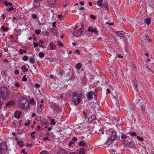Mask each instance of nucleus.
Returning a JSON list of instances; mask_svg holds the SVG:
<instances>
[{"label": "nucleus", "instance_id": "f257e3e1", "mask_svg": "<svg viewBox=\"0 0 154 154\" xmlns=\"http://www.w3.org/2000/svg\"><path fill=\"white\" fill-rule=\"evenodd\" d=\"M105 138L109 139L106 142L107 144H110L111 142L115 140L116 138L117 135L116 132L111 131L109 130L106 131L105 133H103V136Z\"/></svg>", "mask_w": 154, "mask_h": 154}, {"label": "nucleus", "instance_id": "f03ea898", "mask_svg": "<svg viewBox=\"0 0 154 154\" xmlns=\"http://www.w3.org/2000/svg\"><path fill=\"white\" fill-rule=\"evenodd\" d=\"M18 103L20 107L23 109H27L29 107V101L25 98L20 99Z\"/></svg>", "mask_w": 154, "mask_h": 154}, {"label": "nucleus", "instance_id": "7ed1b4c3", "mask_svg": "<svg viewBox=\"0 0 154 154\" xmlns=\"http://www.w3.org/2000/svg\"><path fill=\"white\" fill-rule=\"evenodd\" d=\"M1 93L3 99H8L10 95V92L8 89L5 87L3 86L1 89Z\"/></svg>", "mask_w": 154, "mask_h": 154}, {"label": "nucleus", "instance_id": "20e7f679", "mask_svg": "<svg viewBox=\"0 0 154 154\" xmlns=\"http://www.w3.org/2000/svg\"><path fill=\"white\" fill-rule=\"evenodd\" d=\"M8 147L6 142L4 141L0 144V154H2L3 151L6 150Z\"/></svg>", "mask_w": 154, "mask_h": 154}, {"label": "nucleus", "instance_id": "39448f33", "mask_svg": "<svg viewBox=\"0 0 154 154\" xmlns=\"http://www.w3.org/2000/svg\"><path fill=\"white\" fill-rule=\"evenodd\" d=\"M81 94H78L75 92H72V94L70 95L69 97L72 98V100H76L79 97H80Z\"/></svg>", "mask_w": 154, "mask_h": 154}, {"label": "nucleus", "instance_id": "423d86ee", "mask_svg": "<svg viewBox=\"0 0 154 154\" xmlns=\"http://www.w3.org/2000/svg\"><path fill=\"white\" fill-rule=\"evenodd\" d=\"M121 138L122 139V142L125 144L126 142H129L130 140L129 137L125 135H123L121 136Z\"/></svg>", "mask_w": 154, "mask_h": 154}, {"label": "nucleus", "instance_id": "0eeeda50", "mask_svg": "<svg viewBox=\"0 0 154 154\" xmlns=\"http://www.w3.org/2000/svg\"><path fill=\"white\" fill-rule=\"evenodd\" d=\"M115 33L120 37V39L122 38H124L125 37V33L123 32H116Z\"/></svg>", "mask_w": 154, "mask_h": 154}, {"label": "nucleus", "instance_id": "6e6552de", "mask_svg": "<svg viewBox=\"0 0 154 154\" xmlns=\"http://www.w3.org/2000/svg\"><path fill=\"white\" fill-rule=\"evenodd\" d=\"M93 94H94V92L92 91H90L87 95V98L89 100L92 99Z\"/></svg>", "mask_w": 154, "mask_h": 154}, {"label": "nucleus", "instance_id": "1a4fd4ad", "mask_svg": "<svg viewBox=\"0 0 154 154\" xmlns=\"http://www.w3.org/2000/svg\"><path fill=\"white\" fill-rule=\"evenodd\" d=\"M134 143L132 141H130L127 143L126 145L127 148H129L132 147L134 146Z\"/></svg>", "mask_w": 154, "mask_h": 154}, {"label": "nucleus", "instance_id": "9d476101", "mask_svg": "<svg viewBox=\"0 0 154 154\" xmlns=\"http://www.w3.org/2000/svg\"><path fill=\"white\" fill-rule=\"evenodd\" d=\"M21 113V112L20 111H17L14 114V116L17 119H19L20 117V115Z\"/></svg>", "mask_w": 154, "mask_h": 154}, {"label": "nucleus", "instance_id": "9b49d317", "mask_svg": "<svg viewBox=\"0 0 154 154\" xmlns=\"http://www.w3.org/2000/svg\"><path fill=\"white\" fill-rule=\"evenodd\" d=\"M50 49L51 50H53L56 48V46L52 42H50Z\"/></svg>", "mask_w": 154, "mask_h": 154}, {"label": "nucleus", "instance_id": "f8f14e48", "mask_svg": "<svg viewBox=\"0 0 154 154\" xmlns=\"http://www.w3.org/2000/svg\"><path fill=\"white\" fill-rule=\"evenodd\" d=\"M96 119V116L95 115H92L88 118V120L90 122H92Z\"/></svg>", "mask_w": 154, "mask_h": 154}, {"label": "nucleus", "instance_id": "ddd939ff", "mask_svg": "<svg viewBox=\"0 0 154 154\" xmlns=\"http://www.w3.org/2000/svg\"><path fill=\"white\" fill-rule=\"evenodd\" d=\"M73 34L74 36L77 37L79 36H80L81 35H82V32H81L80 33H79V32H78L77 31H74V32H73Z\"/></svg>", "mask_w": 154, "mask_h": 154}, {"label": "nucleus", "instance_id": "4468645a", "mask_svg": "<svg viewBox=\"0 0 154 154\" xmlns=\"http://www.w3.org/2000/svg\"><path fill=\"white\" fill-rule=\"evenodd\" d=\"M56 0H48L47 2L50 5H53L55 2Z\"/></svg>", "mask_w": 154, "mask_h": 154}, {"label": "nucleus", "instance_id": "2eb2a0df", "mask_svg": "<svg viewBox=\"0 0 154 154\" xmlns=\"http://www.w3.org/2000/svg\"><path fill=\"white\" fill-rule=\"evenodd\" d=\"M39 2L38 1H36L34 3V7L35 9H38L39 6Z\"/></svg>", "mask_w": 154, "mask_h": 154}, {"label": "nucleus", "instance_id": "dca6fc26", "mask_svg": "<svg viewBox=\"0 0 154 154\" xmlns=\"http://www.w3.org/2000/svg\"><path fill=\"white\" fill-rule=\"evenodd\" d=\"M15 104V103L14 101H10L8 102V103L6 104V105L8 106H10L14 105Z\"/></svg>", "mask_w": 154, "mask_h": 154}, {"label": "nucleus", "instance_id": "f3484780", "mask_svg": "<svg viewBox=\"0 0 154 154\" xmlns=\"http://www.w3.org/2000/svg\"><path fill=\"white\" fill-rule=\"evenodd\" d=\"M57 154H67V153L65 150L60 149Z\"/></svg>", "mask_w": 154, "mask_h": 154}, {"label": "nucleus", "instance_id": "a211bd4d", "mask_svg": "<svg viewBox=\"0 0 154 154\" xmlns=\"http://www.w3.org/2000/svg\"><path fill=\"white\" fill-rule=\"evenodd\" d=\"M82 64L79 63L75 65V68L77 69H79L82 67Z\"/></svg>", "mask_w": 154, "mask_h": 154}, {"label": "nucleus", "instance_id": "6ab92c4d", "mask_svg": "<svg viewBox=\"0 0 154 154\" xmlns=\"http://www.w3.org/2000/svg\"><path fill=\"white\" fill-rule=\"evenodd\" d=\"M22 69L23 72H25L28 71V69L26 68L25 65H23L22 67Z\"/></svg>", "mask_w": 154, "mask_h": 154}, {"label": "nucleus", "instance_id": "aec40b11", "mask_svg": "<svg viewBox=\"0 0 154 154\" xmlns=\"http://www.w3.org/2000/svg\"><path fill=\"white\" fill-rule=\"evenodd\" d=\"M134 88L137 90V91H138V89L137 88V81L134 80Z\"/></svg>", "mask_w": 154, "mask_h": 154}, {"label": "nucleus", "instance_id": "412c9836", "mask_svg": "<svg viewBox=\"0 0 154 154\" xmlns=\"http://www.w3.org/2000/svg\"><path fill=\"white\" fill-rule=\"evenodd\" d=\"M29 61L32 63H34L35 61V60L34 57H31L29 59Z\"/></svg>", "mask_w": 154, "mask_h": 154}, {"label": "nucleus", "instance_id": "4be33fe9", "mask_svg": "<svg viewBox=\"0 0 154 154\" xmlns=\"http://www.w3.org/2000/svg\"><path fill=\"white\" fill-rule=\"evenodd\" d=\"M5 4L6 6H12V4L11 3L8 2L7 1H6L5 3Z\"/></svg>", "mask_w": 154, "mask_h": 154}, {"label": "nucleus", "instance_id": "5701e85b", "mask_svg": "<svg viewBox=\"0 0 154 154\" xmlns=\"http://www.w3.org/2000/svg\"><path fill=\"white\" fill-rule=\"evenodd\" d=\"M17 143L21 147L23 146L24 145L23 144V142L22 141H18L17 142Z\"/></svg>", "mask_w": 154, "mask_h": 154}, {"label": "nucleus", "instance_id": "b1692460", "mask_svg": "<svg viewBox=\"0 0 154 154\" xmlns=\"http://www.w3.org/2000/svg\"><path fill=\"white\" fill-rule=\"evenodd\" d=\"M151 21V20L150 18H147L145 20V23L149 25L150 24V23Z\"/></svg>", "mask_w": 154, "mask_h": 154}, {"label": "nucleus", "instance_id": "393cba45", "mask_svg": "<svg viewBox=\"0 0 154 154\" xmlns=\"http://www.w3.org/2000/svg\"><path fill=\"white\" fill-rule=\"evenodd\" d=\"M46 123L45 122L42 123V122L41 123V126L42 127H43V128H46L47 127V126L46 125Z\"/></svg>", "mask_w": 154, "mask_h": 154}, {"label": "nucleus", "instance_id": "a878e982", "mask_svg": "<svg viewBox=\"0 0 154 154\" xmlns=\"http://www.w3.org/2000/svg\"><path fill=\"white\" fill-rule=\"evenodd\" d=\"M45 56V54L43 52H40L38 54V56L40 58H42Z\"/></svg>", "mask_w": 154, "mask_h": 154}, {"label": "nucleus", "instance_id": "bb28decb", "mask_svg": "<svg viewBox=\"0 0 154 154\" xmlns=\"http://www.w3.org/2000/svg\"><path fill=\"white\" fill-rule=\"evenodd\" d=\"M103 1L102 0H99L97 2V4L98 6H101L103 4L102 3L103 2Z\"/></svg>", "mask_w": 154, "mask_h": 154}, {"label": "nucleus", "instance_id": "cd10ccee", "mask_svg": "<svg viewBox=\"0 0 154 154\" xmlns=\"http://www.w3.org/2000/svg\"><path fill=\"white\" fill-rule=\"evenodd\" d=\"M79 154H85V152L84 149H82L79 151Z\"/></svg>", "mask_w": 154, "mask_h": 154}, {"label": "nucleus", "instance_id": "c85d7f7f", "mask_svg": "<svg viewBox=\"0 0 154 154\" xmlns=\"http://www.w3.org/2000/svg\"><path fill=\"white\" fill-rule=\"evenodd\" d=\"M98 134H103V131H102V130L101 129H100L99 130V131L97 132Z\"/></svg>", "mask_w": 154, "mask_h": 154}, {"label": "nucleus", "instance_id": "c756f323", "mask_svg": "<svg viewBox=\"0 0 154 154\" xmlns=\"http://www.w3.org/2000/svg\"><path fill=\"white\" fill-rule=\"evenodd\" d=\"M44 41L43 40H41L39 41V44H41L40 47L45 48H46L45 47H43V45H42V44L44 43Z\"/></svg>", "mask_w": 154, "mask_h": 154}, {"label": "nucleus", "instance_id": "7c9ffc66", "mask_svg": "<svg viewBox=\"0 0 154 154\" xmlns=\"http://www.w3.org/2000/svg\"><path fill=\"white\" fill-rule=\"evenodd\" d=\"M128 107L130 108V109H133L135 107L134 105L133 104H130L128 106Z\"/></svg>", "mask_w": 154, "mask_h": 154}, {"label": "nucleus", "instance_id": "2f4dec72", "mask_svg": "<svg viewBox=\"0 0 154 154\" xmlns=\"http://www.w3.org/2000/svg\"><path fill=\"white\" fill-rule=\"evenodd\" d=\"M79 145L80 146H84L85 145V144L84 143V142L83 141H82L80 142L79 143Z\"/></svg>", "mask_w": 154, "mask_h": 154}, {"label": "nucleus", "instance_id": "473e14b6", "mask_svg": "<svg viewBox=\"0 0 154 154\" xmlns=\"http://www.w3.org/2000/svg\"><path fill=\"white\" fill-rule=\"evenodd\" d=\"M35 32L36 35H38L39 34L41 31L40 29H37L35 30Z\"/></svg>", "mask_w": 154, "mask_h": 154}, {"label": "nucleus", "instance_id": "72a5a7b5", "mask_svg": "<svg viewBox=\"0 0 154 154\" xmlns=\"http://www.w3.org/2000/svg\"><path fill=\"white\" fill-rule=\"evenodd\" d=\"M23 59L24 60L27 61L28 60V57L27 56L25 55L23 57Z\"/></svg>", "mask_w": 154, "mask_h": 154}, {"label": "nucleus", "instance_id": "f704fd0d", "mask_svg": "<svg viewBox=\"0 0 154 154\" xmlns=\"http://www.w3.org/2000/svg\"><path fill=\"white\" fill-rule=\"evenodd\" d=\"M137 139H139L140 141H143L144 140L143 138L142 137H141L139 136H137Z\"/></svg>", "mask_w": 154, "mask_h": 154}, {"label": "nucleus", "instance_id": "c9c22d12", "mask_svg": "<svg viewBox=\"0 0 154 154\" xmlns=\"http://www.w3.org/2000/svg\"><path fill=\"white\" fill-rule=\"evenodd\" d=\"M29 103L34 104L35 103V100L33 99H32L30 100L29 102Z\"/></svg>", "mask_w": 154, "mask_h": 154}, {"label": "nucleus", "instance_id": "e433bc0d", "mask_svg": "<svg viewBox=\"0 0 154 154\" xmlns=\"http://www.w3.org/2000/svg\"><path fill=\"white\" fill-rule=\"evenodd\" d=\"M1 28L2 29L3 31H7L8 30L7 27H5L4 26H2L1 27Z\"/></svg>", "mask_w": 154, "mask_h": 154}, {"label": "nucleus", "instance_id": "4c0bfd02", "mask_svg": "<svg viewBox=\"0 0 154 154\" xmlns=\"http://www.w3.org/2000/svg\"><path fill=\"white\" fill-rule=\"evenodd\" d=\"M51 124L53 125H55V122L54 121V119H53L51 120Z\"/></svg>", "mask_w": 154, "mask_h": 154}, {"label": "nucleus", "instance_id": "58836bf2", "mask_svg": "<svg viewBox=\"0 0 154 154\" xmlns=\"http://www.w3.org/2000/svg\"><path fill=\"white\" fill-rule=\"evenodd\" d=\"M60 110V109L58 107H56L54 109V111H56V112H57L58 111H59Z\"/></svg>", "mask_w": 154, "mask_h": 154}, {"label": "nucleus", "instance_id": "ea45409f", "mask_svg": "<svg viewBox=\"0 0 154 154\" xmlns=\"http://www.w3.org/2000/svg\"><path fill=\"white\" fill-rule=\"evenodd\" d=\"M15 86L17 88H19L20 86V84L18 82H17L15 84Z\"/></svg>", "mask_w": 154, "mask_h": 154}, {"label": "nucleus", "instance_id": "a19ab883", "mask_svg": "<svg viewBox=\"0 0 154 154\" xmlns=\"http://www.w3.org/2000/svg\"><path fill=\"white\" fill-rule=\"evenodd\" d=\"M35 134V131L32 132L31 134V136L33 138H35V136L33 135V134Z\"/></svg>", "mask_w": 154, "mask_h": 154}, {"label": "nucleus", "instance_id": "79ce46f5", "mask_svg": "<svg viewBox=\"0 0 154 154\" xmlns=\"http://www.w3.org/2000/svg\"><path fill=\"white\" fill-rule=\"evenodd\" d=\"M27 80V79L26 77V76L24 75L22 81H26Z\"/></svg>", "mask_w": 154, "mask_h": 154}, {"label": "nucleus", "instance_id": "37998d69", "mask_svg": "<svg viewBox=\"0 0 154 154\" xmlns=\"http://www.w3.org/2000/svg\"><path fill=\"white\" fill-rule=\"evenodd\" d=\"M90 17L93 19H95L96 18V17L93 14H91L90 15Z\"/></svg>", "mask_w": 154, "mask_h": 154}, {"label": "nucleus", "instance_id": "c03bdc74", "mask_svg": "<svg viewBox=\"0 0 154 154\" xmlns=\"http://www.w3.org/2000/svg\"><path fill=\"white\" fill-rule=\"evenodd\" d=\"M33 44L34 45V47L35 48L38 46V44L37 43H35V42H33Z\"/></svg>", "mask_w": 154, "mask_h": 154}, {"label": "nucleus", "instance_id": "a18cd8bd", "mask_svg": "<svg viewBox=\"0 0 154 154\" xmlns=\"http://www.w3.org/2000/svg\"><path fill=\"white\" fill-rule=\"evenodd\" d=\"M30 120H29L28 121V122H26V123H25L24 124V125L26 126H28L30 124Z\"/></svg>", "mask_w": 154, "mask_h": 154}, {"label": "nucleus", "instance_id": "49530a36", "mask_svg": "<svg viewBox=\"0 0 154 154\" xmlns=\"http://www.w3.org/2000/svg\"><path fill=\"white\" fill-rule=\"evenodd\" d=\"M43 140L44 141H46L47 140H48L49 141H50V139H49L48 137H44L43 138Z\"/></svg>", "mask_w": 154, "mask_h": 154}, {"label": "nucleus", "instance_id": "de8ad7c7", "mask_svg": "<svg viewBox=\"0 0 154 154\" xmlns=\"http://www.w3.org/2000/svg\"><path fill=\"white\" fill-rule=\"evenodd\" d=\"M39 154H49L46 151H43L42 152Z\"/></svg>", "mask_w": 154, "mask_h": 154}, {"label": "nucleus", "instance_id": "09e8293b", "mask_svg": "<svg viewBox=\"0 0 154 154\" xmlns=\"http://www.w3.org/2000/svg\"><path fill=\"white\" fill-rule=\"evenodd\" d=\"M58 44L59 45H60L61 47H63V45L62 43L60 41H58Z\"/></svg>", "mask_w": 154, "mask_h": 154}, {"label": "nucleus", "instance_id": "8fccbe9b", "mask_svg": "<svg viewBox=\"0 0 154 154\" xmlns=\"http://www.w3.org/2000/svg\"><path fill=\"white\" fill-rule=\"evenodd\" d=\"M82 28H81L79 30H77L78 32L79 33H80L81 32H82V35L83 32V31H82Z\"/></svg>", "mask_w": 154, "mask_h": 154}, {"label": "nucleus", "instance_id": "3c124183", "mask_svg": "<svg viewBox=\"0 0 154 154\" xmlns=\"http://www.w3.org/2000/svg\"><path fill=\"white\" fill-rule=\"evenodd\" d=\"M32 17L33 18H36L37 17V15L35 14H33L32 15Z\"/></svg>", "mask_w": 154, "mask_h": 154}, {"label": "nucleus", "instance_id": "603ef678", "mask_svg": "<svg viewBox=\"0 0 154 154\" xmlns=\"http://www.w3.org/2000/svg\"><path fill=\"white\" fill-rule=\"evenodd\" d=\"M94 32L95 34H97L98 33V31L96 28H94L93 29Z\"/></svg>", "mask_w": 154, "mask_h": 154}, {"label": "nucleus", "instance_id": "864d4df0", "mask_svg": "<svg viewBox=\"0 0 154 154\" xmlns=\"http://www.w3.org/2000/svg\"><path fill=\"white\" fill-rule=\"evenodd\" d=\"M80 98V97H79L77 99V101L78 102V105L79 104V103L81 101V100Z\"/></svg>", "mask_w": 154, "mask_h": 154}, {"label": "nucleus", "instance_id": "5fc2aeb1", "mask_svg": "<svg viewBox=\"0 0 154 154\" xmlns=\"http://www.w3.org/2000/svg\"><path fill=\"white\" fill-rule=\"evenodd\" d=\"M88 31L91 32H94L93 29H91V28H89L88 29Z\"/></svg>", "mask_w": 154, "mask_h": 154}, {"label": "nucleus", "instance_id": "6e6d98bb", "mask_svg": "<svg viewBox=\"0 0 154 154\" xmlns=\"http://www.w3.org/2000/svg\"><path fill=\"white\" fill-rule=\"evenodd\" d=\"M63 17L62 14H60L58 15V18L59 19H60L61 18H62Z\"/></svg>", "mask_w": 154, "mask_h": 154}, {"label": "nucleus", "instance_id": "4d7b16f0", "mask_svg": "<svg viewBox=\"0 0 154 154\" xmlns=\"http://www.w3.org/2000/svg\"><path fill=\"white\" fill-rule=\"evenodd\" d=\"M131 135L132 136H137V133L135 132H133L131 134Z\"/></svg>", "mask_w": 154, "mask_h": 154}, {"label": "nucleus", "instance_id": "13d9d810", "mask_svg": "<svg viewBox=\"0 0 154 154\" xmlns=\"http://www.w3.org/2000/svg\"><path fill=\"white\" fill-rule=\"evenodd\" d=\"M14 10V9L13 8L11 7V8H10L9 9L8 11L11 12L12 11Z\"/></svg>", "mask_w": 154, "mask_h": 154}, {"label": "nucleus", "instance_id": "bf43d9fd", "mask_svg": "<svg viewBox=\"0 0 154 154\" xmlns=\"http://www.w3.org/2000/svg\"><path fill=\"white\" fill-rule=\"evenodd\" d=\"M25 150L24 149H22L21 150V152L22 153H23L24 154L26 153V152L25 151Z\"/></svg>", "mask_w": 154, "mask_h": 154}, {"label": "nucleus", "instance_id": "052dcab7", "mask_svg": "<svg viewBox=\"0 0 154 154\" xmlns=\"http://www.w3.org/2000/svg\"><path fill=\"white\" fill-rule=\"evenodd\" d=\"M76 100H72V102H73L74 103V104L75 105V106H76L77 105V104H76Z\"/></svg>", "mask_w": 154, "mask_h": 154}, {"label": "nucleus", "instance_id": "680f3d73", "mask_svg": "<svg viewBox=\"0 0 154 154\" xmlns=\"http://www.w3.org/2000/svg\"><path fill=\"white\" fill-rule=\"evenodd\" d=\"M75 52L78 54H80V52L79 50L78 49L76 50Z\"/></svg>", "mask_w": 154, "mask_h": 154}, {"label": "nucleus", "instance_id": "e2e57ef3", "mask_svg": "<svg viewBox=\"0 0 154 154\" xmlns=\"http://www.w3.org/2000/svg\"><path fill=\"white\" fill-rule=\"evenodd\" d=\"M40 86V85L38 83H35V87L36 88H38Z\"/></svg>", "mask_w": 154, "mask_h": 154}, {"label": "nucleus", "instance_id": "0e129e2a", "mask_svg": "<svg viewBox=\"0 0 154 154\" xmlns=\"http://www.w3.org/2000/svg\"><path fill=\"white\" fill-rule=\"evenodd\" d=\"M83 114L85 116V117L86 118L87 117L86 112H83Z\"/></svg>", "mask_w": 154, "mask_h": 154}, {"label": "nucleus", "instance_id": "69168bd1", "mask_svg": "<svg viewBox=\"0 0 154 154\" xmlns=\"http://www.w3.org/2000/svg\"><path fill=\"white\" fill-rule=\"evenodd\" d=\"M41 128V127L40 125H38L37 127V128L36 129V130H37L38 131Z\"/></svg>", "mask_w": 154, "mask_h": 154}, {"label": "nucleus", "instance_id": "338daca9", "mask_svg": "<svg viewBox=\"0 0 154 154\" xmlns=\"http://www.w3.org/2000/svg\"><path fill=\"white\" fill-rule=\"evenodd\" d=\"M56 22H54L53 23V26L54 27H55L56 26Z\"/></svg>", "mask_w": 154, "mask_h": 154}, {"label": "nucleus", "instance_id": "774afa93", "mask_svg": "<svg viewBox=\"0 0 154 154\" xmlns=\"http://www.w3.org/2000/svg\"><path fill=\"white\" fill-rule=\"evenodd\" d=\"M45 34L47 36H48L49 35V33L47 31H46L45 32Z\"/></svg>", "mask_w": 154, "mask_h": 154}]
</instances>
